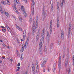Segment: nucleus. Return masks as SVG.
Instances as JSON below:
<instances>
[{"mask_svg":"<svg viewBox=\"0 0 74 74\" xmlns=\"http://www.w3.org/2000/svg\"><path fill=\"white\" fill-rule=\"evenodd\" d=\"M2 31L3 32H6V29L4 28H3L2 29Z\"/></svg>","mask_w":74,"mask_h":74,"instance_id":"29","label":"nucleus"},{"mask_svg":"<svg viewBox=\"0 0 74 74\" xmlns=\"http://www.w3.org/2000/svg\"><path fill=\"white\" fill-rule=\"evenodd\" d=\"M2 45H3V47H5V44H3Z\"/></svg>","mask_w":74,"mask_h":74,"instance_id":"59","label":"nucleus"},{"mask_svg":"<svg viewBox=\"0 0 74 74\" xmlns=\"http://www.w3.org/2000/svg\"><path fill=\"white\" fill-rule=\"evenodd\" d=\"M69 57H67L66 59V63H65V66H66L67 65V64H68V62L69 61Z\"/></svg>","mask_w":74,"mask_h":74,"instance_id":"9","label":"nucleus"},{"mask_svg":"<svg viewBox=\"0 0 74 74\" xmlns=\"http://www.w3.org/2000/svg\"><path fill=\"white\" fill-rule=\"evenodd\" d=\"M37 30V27H36L35 28H34L32 30L33 33H34L35 32H36V31Z\"/></svg>","mask_w":74,"mask_h":74,"instance_id":"18","label":"nucleus"},{"mask_svg":"<svg viewBox=\"0 0 74 74\" xmlns=\"http://www.w3.org/2000/svg\"><path fill=\"white\" fill-rule=\"evenodd\" d=\"M34 64L33 63V62H32V66H34Z\"/></svg>","mask_w":74,"mask_h":74,"instance_id":"56","label":"nucleus"},{"mask_svg":"<svg viewBox=\"0 0 74 74\" xmlns=\"http://www.w3.org/2000/svg\"><path fill=\"white\" fill-rule=\"evenodd\" d=\"M45 52L47 53V49L45 48Z\"/></svg>","mask_w":74,"mask_h":74,"instance_id":"43","label":"nucleus"},{"mask_svg":"<svg viewBox=\"0 0 74 74\" xmlns=\"http://www.w3.org/2000/svg\"><path fill=\"white\" fill-rule=\"evenodd\" d=\"M28 42H28L27 41H26L25 42V45H26L27 46V44H28Z\"/></svg>","mask_w":74,"mask_h":74,"instance_id":"34","label":"nucleus"},{"mask_svg":"<svg viewBox=\"0 0 74 74\" xmlns=\"http://www.w3.org/2000/svg\"><path fill=\"white\" fill-rule=\"evenodd\" d=\"M51 8L52 11H53V5L51 4Z\"/></svg>","mask_w":74,"mask_h":74,"instance_id":"23","label":"nucleus"},{"mask_svg":"<svg viewBox=\"0 0 74 74\" xmlns=\"http://www.w3.org/2000/svg\"><path fill=\"white\" fill-rule=\"evenodd\" d=\"M59 3L57 2V6H59Z\"/></svg>","mask_w":74,"mask_h":74,"instance_id":"47","label":"nucleus"},{"mask_svg":"<svg viewBox=\"0 0 74 74\" xmlns=\"http://www.w3.org/2000/svg\"><path fill=\"white\" fill-rule=\"evenodd\" d=\"M26 37V35L23 34V38L24 39H25Z\"/></svg>","mask_w":74,"mask_h":74,"instance_id":"41","label":"nucleus"},{"mask_svg":"<svg viewBox=\"0 0 74 74\" xmlns=\"http://www.w3.org/2000/svg\"><path fill=\"white\" fill-rule=\"evenodd\" d=\"M66 49V45H64L63 46V49L64 50V51H65Z\"/></svg>","mask_w":74,"mask_h":74,"instance_id":"24","label":"nucleus"},{"mask_svg":"<svg viewBox=\"0 0 74 74\" xmlns=\"http://www.w3.org/2000/svg\"><path fill=\"white\" fill-rule=\"evenodd\" d=\"M57 11H59V6H57Z\"/></svg>","mask_w":74,"mask_h":74,"instance_id":"38","label":"nucleus"},{"mask_svg":"<svg viewBox=\"0 0 74 74\" xmlns=\"http://www.w3.org/2000/svg\"><path fill=\"white\" fill-rule=\"evenodd\" d=\"M39 38H40V35H37L36 37V41H37Z\"/></svg>","mask_w":74,"mask_h":74,"instance_id":"16","label":"nucleus"},{"mask_svg":"<svg viewBox=\"0 0 74 74\" xmlns=\"http://www.w3.org/2000/svg\"><path fill=\"white\" fill-rule=\"evenodd\" d=\"M32 72L33 73V74H35V67L33 66L32 67Z\"/></svg>","mask_w":74,"mask_h":74,"instance_id":"14","label":"nucleus"},{"mask_svg":"<svg viewBox=\"0 0 74 74\" xmlns=\"http://www.w3.org/2000/svg\"><path fill=\"white\" fill-rule=\"evenodd\" d=\"M20 59L21 60H22L23 59V58H22V56H21L20 57Z\"/></svg>","mask_w":74,"mask_h":74,"instance_id":"49","label":"nucleus"},{"mask_svg":"<svg viewBox=\"0 0 74 74\" xmlns=\"http://www.w3.org/2000/svg\"><path fill=\"white\" fill-rule=\"evenodd\" d=\"M40 30H41V29H40L39 28L38 29V31L37 33V35H40Z\"/></svg>","mask_w":74,"mask_h":74,"instance_id":"22","label":"nucleus"},{"mask_svg":"<svg viewBox=\"0 0 74 74\" xmlns=\"http://www.w3.org/2000/svg\"><path fill=\"white\" fill-rule=\"evenodd\" d=\"M47 60H44L43 61L42 63L43 64H44L45 65L47 63Z\"/></svg>","mask_w":74,"mask_h":74,"instance_id":"25","label":"nucleus"},{"mask_svg":"<svg viewBox=\"0 0 74 74\" xmlns=\"http://www.w3.org/2000/svg\"><path fill=\"white\" fill-rule=\"evenodd\" d=\"M16 3H17L18 4H20V3L18 1H16Z\"/></svg>","mask_w":74,"mask_h":74,"instance_id":"36","label":"nucleus"},{"mask_svg":"<svg viewBox=\"0 0 74 74\" xmlns=\"http://www.w3.org/2000/svg\"><path fill=\"white\" fill-rule=\"evenodd\" d=\"M17 68H18V69L19 70H20L21 69V68H20V67H17Z\"/></svg>","mask_w":74,"mask_h":74,"instance_id":"58","label":"nucleus"},{"mask_svg":"<svg viewBox=\"0 0 74 74\" xmlns=\"http://www.w3.org/2000/svg\"><path fill=\"white\" fill-rule=\"evenodd\" d=\"M45 69L46 68H43V72L44 73V72H45Z\"/></svg>","mask_w":74,"mask_h":74,"instance_id":"45","label":"nucleus"},{"mask_svg":"<svg viewBox=\"0 0 74 74\" xmlns=\"http://www.w3.org/2000/svg\"><path fill=\"white\" fill-rule=\"evenodd\" d=\"M19 19L20 21H21V22H22V17H21V16L19 17Z\"/></svg>","mask_w":74,"mask_h":74,"instance_id":"28","label":"nucleus"},{"mask_svg":"<svg viewBox=\"0 0 74 74\" xmlns=\"http://www.w3.org/2000/svg\"><path fill=\"white\" fill-rule=\"evenodd\" d=\"M57 26L58 28L59 27V19L58 18H57Z\"/></svg>","mask_w":74,"mask_h":74,"instance_id":"11","label":"nucleus"},{"mask_svg":"<svg viewBox=\"0 0 74 74\" xmlns=\"http://www.w3.org/2000/svg\"><path fill=\"white\" fill-rule=\"evenodd\" d=\"M1 11V12L2 14H3V11H2V10H0Z\"/></svg>","mask_w":74,"mask_h":74,"instance_id":"50","label":"nucleus"},{"mask_svg":"<svg viewBox=\"0 0 74 74\" xmlns=\"http://www.w3.org/2000/svg\"><path fill=\"white\" fill-rule=\"evenodd\" d=\"M21 9H23V10H24V8H23V6H21Z\"/></svg>","mask_w":74,"mask_h":74,"instance_id":"55","label":"nucleus"},{"mask_svg":"<svg viewBox=\"0 0 74 74\" xmlns=\"http://www.w3.org/2000/svg\"><path fill=\"white\" fill-rule=\"evenodd\" d=\"M39 71V68L38 66V65H36V72L37 74H38V72Z\"/></svg>","mask_w":74,"mask_h":74,"instance_id":"7","label":"nucleus"},{"mask_svg":"<svg viewBox=\"0 0 74 74\" xmlns=\"http://www.w3.org/2000/svg\"><path fill=\"white\" fill-rule=\"evenodd\" d=\"M24 51V48H23V46H22V47L20 51L21 52H23Z\"/></svg>","mask_w":74,"mask_h":74,"instance_id":"19","label":"nucleus"},{"mask_svg":"<svg viewBox=\"0 0 74 74\" xmlns=\"http://www.w3.org/2000/svg\"><path fill=\"white\" fill-rule=\"evenodd\" d=\"M20 65H21V64L19 63H18L17 64V66L18 67H19L20 66Z\"/></svg>","mask_w":74,"mask_h":74,"instance_id":"46","label":"nucleus"},{"mask_svg":"<svg viewBox=\"0 0 74 74\" xmlns=\"http://www.w3.org/2000/svg\"><path fill=\"white\" fill-rule=\"evenodd\" d=\"M29 22H30V23H31L32 22V18H30V19L29 20Z\"/></svg>","mask_w":74,"mask_h":74,"instance_id":"37","label":"nucleus"},{"mask_svg":"<svg viewBox=\"0 0 74 74\" xmlns=\"http://www.w3.org/2000/svg\"><path fill=\"white\" fill-rule=\"evenodd\" d=\"M53 72H55V68L54 67H53Z\"/></svg>","mask_w":74,"mask_h":74,"instance_id":"30","label":"nucleus"},{"mask_svg":"<svg viewBox=\"0 0 74 74\" xmlns=\"http://www.w3.org/2000/svg\"><path fill=\"white\" fill-rule=\"evenodd\" d=\"M71 23H70L69 25V29L68 30V37L69 38H70L69 37L70 36V33H71Z\"/></svg>","mask_w":74,"mask_h":74,"instance_id":"3","label":"nucleus"},{"mask_svg":"<svg viewBox=\"0 0 74 74\" xmlns=\"http://www.w3.org/2000/svg\"><path fill=\"white\" fill-rule=\"evenodd\" d=\"M49 37H48L47 38V41H48V42H49Z\"/></svg>","mask_w":74,"mask_h":74,"instance_id":"39","label":"nucleus"},{"mask_svg":"<svg viewBox=\"0 0 74 74\" xmlns=\"http://www.w3.org/2000/svg\"><path fill=\"white\" fill-rule=\"evenodd\" d=\"M29 38H28L26 41H28V42H29Z\"/></svg>","mask_w":74,"mask_h":74,"instance_id":"53","label":"nucleus"},{"mask_svg":"<svg viewBox=\"0 0 74 74\" xmlns=\"http://www.w3.org/2000/svg\"><path fill=\"white\" fill-rule=\"evenodd\" d=\"M23 14L25 16V17L26 16H27V14H26V12L23 13Z\"/></svg>","mask_w":74,"mask_h":74,"instance_id":"33","label":"nucleus"},{"mask_svg":"<svg viewBox=\"0 0 74 74\" xmlns=\"http://www.w3.org/2000/svg\"><path fill=\"white\" fill-rule=\"evenodd\" d=\"M73 65H74V60H73Z\"/></svg>","mask_w":74,"mask_h":74,"instance_id":"64","label":"nucleus"},{"mask_svg":"<svg viewBox=\"0 0 74 74\" xmlns=\"http://www.w3.org/2000/svg\"><path fill=\"white\" fill-rule=\"evenodd\" d=\"M47 36L48 37H50V36H49V34L48 32H47Z\"/></svg>","mask_w":74,"mask_h":74,"instance_id":"26","label":"nucleus"},{"mask_svg":"<svg viewBox=\"0 0 74 74\" xmlns=\"http://www.w3.org/2000/svg\"><path fill=\"white\" fill-rule=\"evenodd\" d=\"M64 57H65V54L63 55V58H64Z\"/></svg>","mask_w":74,"mask_h":74,"instance_id":"60","label":"nucleus"},{"mask_svg":"<svg viewBox=\"0 0 74 74\" xmlns=\"http://www.w3.org/2000/svg\"><path fill=\"white\" fill-rule=\"evenodd\" d=\"M23 13H24L25 12H26L25 11V10H23Z\"/></svg>","mask_w":74,"mask_h":74,"instance_id":"57","label":"nucleus"},{"mask_svg":"<svg viewBox=\"0 0 74 74\" xmlns=\"http://www.w3.org/2000/svg\"><path fill=\"white\" fill-rule=\"evenodd\" d=\"M35 23V21H34V23L33 24V25H34V24Z\"/></svg>","mask_w":74,"mask_h":74,"instance_id":"52","label":"nucleus"},{"mask_svg":"<svg viewBox=\"0 0 74 74\" xmlns=\"http://www.w3.org/2000/svg\"><path fill=\"white\" fill-rule=\"evenodd\" d=\"M38 17H37L36 18V26L37 27V22L38 21Z\"/></svg>","mask_w":74,"mask_h":74,"instance_id":"21","label":"nucleus"},{"mask_svg":"<svg viewBox=\"0 0 74 74\" xmlns=\"http://www.w3.org/2000/svg\"><path fill=\"white\" fill-rule=\"evenodd\" d=\"M16 27L17 28V29H18L20 31H22V28H21V27L18 26L17 25H16Z\"/></svg>","mask_w":74,"mask_h":74,"instance_id":"15","label":"nucleus"},{"mask_svg":"<svg viewBox=\"0 0 74 74\" xmlns=\"http://www.w3.org/2000/svg\"><path fill=\"white\" fill-rule=\"evenodd\" d=\"M6 27L7 28V30L9 32H10V33L11 34V29L10 28V27H8V25H7L6 26Z\"/></svg>","mask_w":74,"mask_h":74,"instance_id":"12","label":"nucleus"},{"mask_svg":"<svg viewBox=\"0 0 74 74\" xmlns=\"http://www.w3.org/2000/svg\"><path fill=\"white\" fill-rule=\"evenodd\" d=\"M23 34L26 35V31L25 30L23 32Z\"/></svg>","mask_w":74,"mask_h":74,"instance_id":"32","label":"nucleus"},{"mask_svg":"<svg viewBox=\"0 0 74 74\" xmlns=\"http://www.w3.org/2000/svg\"><path fill=\"white\" fill-rule=\"evenodd\" d=\"M1 27L2 28H5V27H4V26H1Z\"/></svg>","mask_w":74,"mask_h":74,"instance_id":"61","label":"nucleus"},{"mask_svg":"<svg viewBox=\"0 0 74 74\" xmlns=\"http://www.w3.org/2000/svg\"><path fill=\"white\" fill-rule=\"evenodd\" d=\"M32 6L31 7V10L32 11V14H34V6L35 5V3L34 0H32Z\"/></svg>","mask_w":74,"mask_h":74,"instance_id":"4","label":"nucleus"},{"mask_svg":"<svg viewBox=\"0 0 74 74\" xmlns=\"http://www.w3.org/2000/svg\"><path fill=\"white\" fill-rule=\"evenodd\" d=\"M45 6L44 5H43V10H42V19H43V20H44V16H45V15H46V13H45Z\"/></svg>","mask_w":74,"mask_h":74,"instance_id":"5","label":"nucleus"},{"mask_svg":"<svg viewBox=\"0 0 74 74\" xmlns=\"http://www.w3.org/2000/svg\"><path fill=\"white\" fill-rule=\"evenodd\" d=\"M13 10H14V11L16 12L17 14H19V12L18 11V10H16V7H15V4L13 6Z\"/></svg>","mask_w":74,"mask_h":74,"instance_id":"8","label":"nucleus"},{"mask_svg":"<svg viewBox=\"0 0 74 74\" xmlns=\"http://www.w3.org/2000/svg\"><path fill=\"white\" fill-rule=\"evenodd\" d=\"M23 1H24L25 3L27 2V0H23Z\"/></svg>","mask_w":74,"mask_h":74,"instance_id":"62","label":"nucleus"},{"mask_svg":"<svg viewBox=\"0 0 74 74\" xmlns=\"http://www.w3.org/2000/svg\"><path fill=\"white\" fill-rule=\"evenodd\" d=\"M70 71H71L70 69H69V73H68L69 74V73H70Z\"/></svg>","mask_w":74,"mask_h":74,"instance_id":"51","label":"nucleus"},{"mask_svg":"<svg viewBox=\"0 0 74 74\" xmlns=\"http://www.w3.org/2000/svg\"><path fill=\"white\" fill-rule=\"evenodd\" d=\"M2 4H3L4 5H5L7 4V2L4 1H2L1 2Z\"/></svg>","mask_w":74,"mask_h":74,"instance_id":"10","label":"nucleus"},{"mask_svg":"<svg viewBox=\"0 0 74 74\" xmlns=\"http://www.w3.org/2000/svg\"><path fill=\"white\" fill-rule=\"evenodd\" d=\"M63 3H65V0H62V1H61L60 5H61V7L63 6Z\"/></svg>","mask_w":74,"mask_h":74,"instance_id":"13","label":"nucleus"},{"mask_svg":"<svg viewBox=\"0 0 74 74\" xmlns=\"http://www.w3.org/2000/svg\"><path fill=\"white\" fill-rule=\"evenodd\" d=\"M17 42L18 43V44H19V40H17Z\"/></svg>","mask_w":74,"mask_h":74,"instance_id":"54","label":"nucleus"},{"mask_svg":"<svg viewBox=\"0 0 74 74\" xmlns=\"http://www.w3.org/2000/svg\"><path fill=\"white\" fill-rule=\"evenodd\" d=\"M53 47V43H51L50 44V48L52 49V47Z\"/></svg>","mask_w":74,"mask_h":74,"instance_id":"27","label":"nucleus"},{"mask_svg":"<svg viewBox=\"0 0 74 74\" xmlns=\"http://www.w3.org/2000/svg\"><path fill=\"white\" fill-rule=\"evenodd\" d=\"M5 15H6V16H7L8 17V16H9V14H8V12H5Z\"/></svg>","mask_w":74,"mask_h":74,"instance_id":"20","label":"nucleus"},{"mask_svg":"<svg viewBox=\"0 0 74 74\" xmlns=\"http://www.w3.org/2000/svg\"><path fill=\"white\" fill-rule=\"evenodd\" d=\"M52 21L51 20L50 21V25H49V33L50 34H52Z\"/></svg>","mask_w":74,"mask_h":74,"instance_id":"2","label":"nucleus"},{"mask_svg":"<svg viewBox=\"0 0 74 74\" xmlns=\"http://www.w3.org/2000/svg\"><path fill=\"white\" fill-rule=\"evenodd\" d=\"M6 3H7V4H9V5H10V2L8 1V0L7 1V2H6Z\"/></svg>","mask_w":74,"mask_h":74,"instance_id":"40","label":"nucleus"},{"mask_svg":"<svg viewBox=\"0 0 74 74\" xmlns=\"http://www.w3.org/2000/svg\"><path fill=\"white\" fill-rule=\"evenodd\" d=\"M45 34V29H43L42 31V33H41L42 38L40 41L39 43V49L40 52V53H42V42L44 43V34Z\"/></svg>","mask_w":74,"mask_h":74,"instance_id":"1","label":"nucleus"},{"mask_svg":"<svg viewBox=\"0 0 74 74\" xmlns=\"http://www.w3.org/2000/svg\"><path fill=\"white\" fill-rule=\"evenodd\" d=\"M41 67H43V68L44 69H46V66H45V65L42 63V62H41Z\"/></svg>","mask_w":74,"mask_h":74,"instance_id":"17","label":"nucleus"},{"mask_svg":"<svg viewBox=\"0 0 74 74\" xmlns=\"http://www.w3.org/2000/svg\"><path fill=\"white\" fill-rule=\"evenodd\" d=\"M58 45L60 44V41L59 40H58Z\"/></svg>","mask_w":74,"mask_h":74,"instance_id":"35","label":"nucleus"},{"mask_svg":"<svg viewBox=\"0 0 74 74\" xmlns=\"http://www.w3.org/2000/svg\"><path fill=\"white\" fill-rule=\"evenodd\" d=\"M73 60H74V55H73Z\"/></svg>","mask_w":74,"mask_h":74,"instance_id":"63","label":"nucleus"},{"mask_svg":"<svg viewBox=\"0 0 74 74\" xmlns=\"http://www.w3.org/2000/svg\"><path fill=\"white\" fill-rule=\"evenodd\" d=\"M62 58V57L61 56H60V58L59 60V64H58V66H59V70L60 71V66H61V59Z\"/></svg>","mask_w":74,"mask_h":74,"instance_id":"6","label":"nucleus"},{"mask_svg":"<svg viewBox=\"0 0 74 74\" xmlns=\"http://www.w3.org/2000/svg\"><path fill=\"white\" fill-rule=\"evenodd\" d=\"M36 66H38V62H37V60H36Z\"/></svg>","mask_w":74,"mask_h":74,"instance_id":"44","label":"nucleus"},{"mask_svg":"<svg viewBox=\"0 0 74 74\" xmlns=\"http://www.w3.org/2000/svg\"><path fill=\"white\" fill-rule=\"evenodd\" d=\"M23 48H25V49H26V48H27V47H26V45H25L23 47Z\"/></svg>","mask_w":74,"mask_h":74,"instance_id":"42","label":"nucleus"},{"mask_svg":"<svg viewBox=\"0 0 74 74\" xmlns=\"http://www.w3.org/2000/svg\"><path fill=\"white\" fill-rule=\"evenodd\" d=\"M64 37V34H61V38H63Z\"/></svg>","mask_w":74,"mask_h":74,"instance_id":"31","label":"nucleus"},{"mask_svg":"<svg viewBox=\"0 0 74 74\" xmlns=\"http://www.w3.org/2000/svg\"><path fill=\"white\" fill-rule=\"evenodd\" d=\"M63 33H64L63 30V29H62L61 30V34H62V33H63V34H64Z\"/></svg>","mask_w":74,"mask_h":74,"instance_id":"48","label":"nucleus"}]
</instances>
